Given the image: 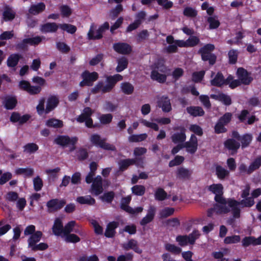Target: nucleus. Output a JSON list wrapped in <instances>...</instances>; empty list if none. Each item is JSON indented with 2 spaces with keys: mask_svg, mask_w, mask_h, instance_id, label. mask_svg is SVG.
I'll return each mask as SVG.
<instances>
[{
  "mask_svg": "<svg viewBox=\"0 0 261 261\" xmlns=\"http://www.w3.org/2000/svg\"><path fill=\"white\" fill-rule=\"evenodd\" d=\"M215 200L216 203L214 205V210L217 214H227L231 211L233 218L238 219L240 217L239 201L231 198L226 199L224 197L219 196L215 197Z\"/></svg>",
  "mask_w": 261,
  "mask_h": 261,
  "instance_id": "obj_1",
  "label": "nucleus"
},
{
  "mask_svg": "<svg viewBox=\"0 0 261 261\" xmlns=\"http://www.w3.org/2000/svg\"><path fill=\"white\" fill-rule=\"evenodd\" d=\"M123 76L119 74L113 76H107L106 77L107 84L105 85L102 82H98L97 84L91 90L94 93H97L99 92L102 93L110 92L114 87L116 83L122 80Z\"/></svg>",
  "mask_w": 261,
  "mask_h": 261,
  "instance_id": "obj_2",
  "label": "nucleus"
},
{
  "mask_svg": "<svg viewBox=\"0 0 261 261\" xmlns=\"http://www.w3.org/2000/svg\"><path fill=\"white\" fill-rule=\"evenodd\" d=\"M237 75L238 79H232L231 83H230V87L231 89L235 88L241 84L248 85L253 81V77L251 76V73L243 68L240 67L238 69Z\"/></svg>",
  "mask_w": 261,
  "mask_h": 261,
  "instance_id": "obj_3",
  "label": "nucleus"
},
{
  "mask_svg": "<svg viewBox=\"0 0 261 261\" xmlns=\"http://www.w3.org/2000/svg\"><path fill=\"white\" fill-rule=\"evenodd\" d=\"M77 140L78 139L76 137L70 138L67 136H59L55 139L54 142L62 147L71 145L70 146L69 151H72L76 148L75 145Z\"/></svg>",
  "mask_w": 261,
  "mask_h": 261,
  "instance_id": "obj_4",
  "label": "nucleus"
},
{
  "mask_svg": "<svg viewBox=\"0 0 261 261\" xmlns=\"http://www.w3.org/2000/svg\"><path fill=\"white\" fill-rule=\"evenodd\" d=\"M106 139H102L100 136L97 134H94L91 136L90 141L95 145L98 146L106 150L115 151L116 148L112 144H110L106 142Z\"/></svg>",
  "mask_w": 261,
  "mask_h": 261,
  "instance_id": "obj_5",
  "label": "nucleus"
},
{
  "mask_svg": "<svg viewBox=\"0 0 261 261\" xmlns=\"http://www.w3.org/2000/svg\"><path fill=\"white\" fill-rule=\"evenodd\" d=\"M94 113L93 111L89 107L85 108L83 112L76 118V121L80 123L85 122L87 127L92 128L95 126L93 125V121L91 118Z\"/></svg>",
  "mask_w": 261,
  "mask_h": 261,
  "instance_id": "obj_6",
  "label": "nucleus"
},
{
  "mask_svg": "<svg viewBox=\"0 0 261 261\" xmlns=\"http://www.w3.org/2000/svg\"><path fill=\"white\" fill-rule=\"evenodd\" d=\"M109 29V24L108 22H105L96 31H94V25L91 26L88 33V38L90 39H100L102 37V33Z\"/></svg>",
  "mask_w": 261,
  "mask_h": 261,
  "instance_id": "obj_7",
  "label": "nucleus"
},
{
  "mask_svg": "<svg viewBox=\"0 0 261 261\" xmlns=\"http://www.w3.org/2000/svg\"><path fill=\"white\" fill-rule=\"evenodd\" d=\"M82 77L83 80L80 83L81 87L91 86L93 83L98 79V74L96 72H90L86 70L82 74Z\"/></svg>",
  "mask_w": 261,
  "mask_h": 261,
  "instance_id": "obj_8",
  "label": "nucleus"
},
{
  "mask_svg": "<svg viewBox=\"0 0 261 261\" xmlns=\"http://www.w3.org/2000/svg\"><path fill=\"white\" fill-rule=\"evenodd\" d=\"M232 79L233 77L230 75L226 79H224L222 73L218 72L215 77L211 81V84L213 86L218 87H220L224 85H229L230 86V83H231Z\"/></svg>",
  "mask_w": 261,
  "mask_h": 261,
  "instance_id": "obj_9",
  "label": "nucleus"
},
{
  "mask_svg": "<svg viewBox=\"0 0 261 261\" xmlns=\"http://www.w3.org/2000/svg\"><path fill=\"white\" fill-rule=\"evenodd\" d=\"M66 203L65 199H53L46 203L48 213H53L62 208Z\"/></svg>",
  "mask_w": 261,
  "mask_h": 261,
  "instance_id": "obj_10",
  "label": "nucleus"
},
{
  "mask_svg": "<svg viewBox=\"0 0 261 261\" xmlns=\"http://www.w3.org/2000/svg\"><path fill=\"white\" fill-rule=\"evenodd\" d=\"M184 148H185L186 151L191 153L194 154L196 152L198 148V140L194 135L191 136L189 141L182 144Z\"/></svg>",
  "mask_w": 261,
  "mask_h": 261,
  "instance_id": "obj_11",
  "label": "nucleus"
},
{
  "mask_svg": "<svg viewBox=\"0 0 261 261\" xmlns=\"http://www.w3.org/2000/svg\"><path fill=\"white\" fill-rule=\"evenodd\" d=\"M93 183L91 187V192L95 195H99L103 192L102 179L100 176L93 177Z\"/></svg>",
  "mask_w": 261,
  "mask_h": 261,
  "instance_id": "obj_12",
  "label": "nucleus"
},
{
  "mask_svg": "<svg viewBox=\"0 0 261 261\" xmlns=\"http://www.w3.org/2000/svg\"><path fill=\"white\" fill-rule=\"evenodd\" d=\"M166 70V68L164 66L161 67L160 68L159 67H157V68H155L153 70L151 73V78L153 80L156 81L157 82L163 83L166 80V75L165 74L161 73L160 72L164 73Z\"/></svg>",
  "mask_w": 261,
  "mask_h": 261,
  "instance_id": "obj_13",
  "label": "nucleus"
},
{
  "mask_svg": "<svg viewBox=\"0 0 261 261\" xmlns=\"http://www.w3.org/2000/svg\"><path fill=\"white\" fill-rule=\"evenodd\" d=\"M158 106L161 108L164 112H169L171 109L170 100L168 96H163L160 98L158 101Z\"/></svg>",
  "mask_w": 261,
  "mask_h": 261,
  "instance_id": "obj_14",
  "label": "nucleus"
},
{
  "mask_svg": "<svg viewBox=\"0 0 261 261\" xmlns=\"http://www.w3.org/2000/svg\"><path fill=\"white\" fill-rule=\"evenodd\" d=\"M114 49L118 53L126 55L132 51L131 46L126 43H117L113 44Z\"/></svg>",
  "mask_w": 261,
  "mask_h": 261,
  "instance_id": "obj_15",
  "label": "nucleus"
},
{
  "mask_svg": "<svg viewBox=\"0 0 261 261\" xmlns=\"http://www.w3.org/2000/svg\"><path fill=\"white\" fill-rule=\"evenodd\" d=\"M60 28V24L55 22H47L40 25V30L43 33H55Z\"/></svg>",
  "mask_w": 261,
  "mask_h": 261,
  "instance_id": "obj_16",
  "label": "nucleus"
},
{
  "mask_svg": "<svg viewBox=\"0 0 261 261\" xmlns=\"http://www.w3.org/2000/svg\"><path fill=\"white\" fill-rule=\"evenodd\" d=\"M123 248L125 250H133L136 252L141 254L142 252L138 245V242L134 239L129 240L127 243L122 244Z\"/></svg>",
  "mask_w": 261,
  "mask_h": 261,
  "instance_id": "obj_17",
  "label": "nucleus"
},
{
  "mask_svg": "<svg viewBox=\"0 0 261 261\" xmlns=\"http://www.w3.org/2000/svg\"><path fill=\"white\" fill-rule=\"evenodd\" d=\"M59 102V100L57 96L53 95L49 97L45 109V113L48 114L53 111L58 106Z\"/></svg>",
  "mask_w": 261,
  "mask_h": 261,
  "instance_id": "obj_18",
  "label": "nucleus"
},
{
  "mask_svg": "<svg viewBox=\"0 0 261 261\" xmlns=\"http://www.w3.org/2000/svg\"><path fill=\"white\" fill-rule=\"evenodd\" d=\"M156 208L153 206H150L148 211L147 215L144 217L140 221V224L145 226L147 224L151 222L154 217Z\"/></svg>",
  "mask_w": 261,
  "mask_h": 261,
  "instance_id": "obj_19",
  "label": "nucleus"
},
{
  "mask_svg": "<svg viewBox=\"0 0 261 261\" xmlns=\"http://www.w3.org/2000/svg\"><path fill=\"white\" fill-rule=\"evenodd\" d=\"M16 13L8 5H5L3 12V18L5 21H12L15 17Z\"/></svg>",
  "mask_w": 261,
  "mask_h": 261,
  "instance_id": "obj_20",
  "label": "nucleus"
},
{
  "mask_svg": "<svg viewBox=\"0 0 261 261\" xmlns=\"http://www.w3.org/2000/svg\"><path fill=\"white\" fill-rule=\"evenodd\" d=\"M186 129L181 128L180 133L174 134L171 137L172 142L174 143H183L186 139Z\"/></svg>",
  "mask_w": 261,
  "mask_h": 261,
  "instance_id": "obj_21",
  "label": "nucleus"
},
{
  "mask_svg": "<svg viewBox=\"0 0 261 261\" xmlns=\"http://www.w3.org/2000/svg\"><path fill=\"white\" fill-rule=\"evenodd\" d=\"M42 235L43 234L40 231H37L32 234L28 240L29 247L32 248L35 246L36 243L40 241Z\"/></svg>",
  "mask_w": 261,
  "mask_h": 261,
  "instance_id": "obj_22",
  "label": "nucleus"
},
{
  "mask_svg": "<svg viewBox=\"0 0 261 261\" xmlns=\"http://www.w3.org/2000/svg\"><path fill=\"white\" fill-rule=\"evenodd\" d=\"M54 234L56 236H60L62 233H64V227L62 221L57 218L55 220L54 224L52 227Z\"/></svg>",
  "mask_w": 261,
  "mask_h": 261,
  "instance_id": "obj_23",
  "label": "nucleus"
},
{
  "mask_svg": "<svg viewBox=\"0 0 261 261\" xmlns=\"http://www.w3.org/2000/svg\"><path fill=\"white\" fill-rule=\"evenodd\" d=\"M225 146L229 150L236 152L240 147V144L233 139H228L224 143Z\"/></svg>",
  "mask_w": 261,
  "mask_h": 261,
  "instance_id": "obj_24",
  "label": "nucleus"
},
{
  "mask_svg": "<svg viewBox=\"0 0 261 261\" xmlns=\"http://www.w3.org/2000/svg\"><path fill=\"white\" fill-rule=\"evenodd\" d=\"M192 171L184 167H180L176 171V176L179 179H187L190 178Z\"/></svg>",
  "mask_w": 261,
  "mask_h": 261,
  "instance_id": "obj_25",
  "label": "nucleus"
},
{
  "mask_svg": "<svg viewBox=\"0 0 261 261\" xmlns=\"http://www.w3.org/2000/svg\"><path fill=\"white\" fill-rule=\"evenodd\" d=\"M97 164L95 162H92L90 164V171L86 176L85 180L87 184H91L93 181V177L95 175V171L97 168Z\"/></svg>",
  "mask_w": 261,
  "mask_h": 261,
  "instance_id": "obj_26",
  "label": "nucleus"
},
{
  "mask_svg": "<svg viewBox=\"0 0 261 261\" xmlns=\"http://www.w3.org/2000/svg\"><path fill=\"white\" fill-rule=\"evenodd\" d=\"M118 222L113 221L109 223L108 224L106 230L105 231V236L108 238L113 237L115 233V229L118 227Z\"/></svg>",
  "mask_w": 261,
  "mask_h": 261,
  "instance_id": "obj_27",
  "label": "nucleus"
},
{
  "mask_svg": "<svg viewBox=\"0 0 261 261\" xmlns=\"http://www.w3.org/2000/svg\"><path fill=\"white\" fill-rule=\"evenodd\" d=\"M45 9V5L43 3H40L36 5H33L29 9V13L33 15H37L43 11Z\"/></svg>",
  "mask_w": 261,
  "mask_h": 261,
  "instance_id": "obj_28",
  "label": "nucleus"
},
{
  "mask_svg": "<svg viewBox=\"0 0 261 261\" xmlns=\"http://www.w3.org/2000/svg\"><path fill=\"white\" fill-rule=\"evenodd\" d=\"M216 172L218 178L221 180L227 178L229 175V171L221 166L216 167Z\"/></svg>",
  "mask_w": 261,
  "mask_h": 261,
  "instance_id": "obj_29",
  "label": "nucleus"
},
{
  "mask_svg": "<svg viewBox=\"0 0 261 261\" xmlns=\"http://www.w3.org/2000/svg\"><path fill=\"white\" fill-rule=\"evenodd\" d=\"M136 160L133 159H127L120 160L119 163V169L123 171L126 170L130 165L135 164Z\"/></svg>",
  "mask_w": 261,
  "mask_h": 261,
  "instance_id": "obj_30",
  "label": "nucleus"
},
{
  "mask_svg": "<svg viewBox=\"0 0 261 261\" xmlns=\"http://www.w3.org/2000/svg\"><path fill=\"white\" fill-rule=\"evenodd\" d=\"M208 189L215 194V197H217V196L223 197L222 196L223 187L221 184H213L209 187Z\"/></svg>",
  "mask_w": 261,
  "mask_h": 261,
  "instance_id": "obj_31",
  "label": "nucleus"
},
{
  "mask_svg": "<svg viewBox=\"0 0 261 261\" xmlns=\"http://www.w3.org/2000/svg\"><path fill=\"white\" fill-rule=\"evenodd\" d=\"M188 113L193 116H201L204 115V112L200 107H190L187 108Z\"/></svg>",
  "mask_w": 261,
  "mask_h": 261,
  "instance_id": "obj_32",
  "label": "nucleus"
},
{
  "mask_svg": "<svg viewBox=\"0 0 261 261\" xmlns=\"http://www.w3.org/2000/svg\"><path fill=\"white\" fill-rule=\"evenodd\" d=\"M170 195H168L167 192L161 188L156 189L154 192V198L156 200L163 201L169 197Z\"/></svg>",
  "mask_w": 261,
  "mask_h": 261,
  "instance_id": "obj_33",
  "label": "nucleus"
},
{
  "mask_svg": "<svg viewBox=\"0 0 261 261\" xmlns=\"http://www.w3.org/2000/svg\"><path fill=\"white\" fill-rule=\"evenodd\" d=\"M76 201L81 204L93 205L95 203V199L90 195L80 196L76 198Z\"/></svg>",
  "mask_w": 261,
  "mask_h": 261,
  "instance_id": "obj_34",
  "label": "nucleus"
},
{
  "mask_svg": "<svg viewBox=\"0 0 261 261\" xmlns=\"http://www.w3.org/2000/svg\"><path fill=\"white\" fill-rule=\"evenodd\" d=\"M120 88L122 92L127 95L132 94L134 91V86L128 82L121 83Z\"/></svg>",
  "mask_w": 261,
  "mask_h": 261,
  "instance_id": "obj_35",
  "label": "nucleus"
},
{
  "mask_svg": "<svg viewBox=\"0 0 261 261\" xmlns=\"http://www.w3.org/2000/svg\"><path fill=\"white\" fill-rule=\"evenodd\" d=\"M46 125L50 127L61 128L63 126V123L60 120L51 118L46 121Z\"/></svg>",
  "mask_w": 261,
  "mask_h": 261,
  "instance_id": "obj_36",
  "label": "nucleus"
},
{
  "mask_svg": "<svg viewBox=\"0 0 261 261\" xmlns=\"http://www.w3.org/2000/svg\"><path fill=\"white\" fill-rule=\"evenodd\" d=\"M21 56L18 54H12L10 55L7 60V65L11 67L16 66Z\"/></svg>",
  "mask_w": 261,
  "mask_h": 261,
  "instance_id": "obj_37",
  "label": "nucleus"
},
{
  "mask_svg": "<svg viewBox=\"0 0 261 261\" xmlns=\"http://www.w3.org/2000/svg\"><path fill=\"white\" fill-rule=\"evenodd\" d=\"M118 65L116 68L117 72H119L127 68L128 60L125 57H122L117 60Z\"/></svg>",
  "mask_w": 261,
  "mask_h": 261,
  "instance_id": "obj_38",
  "label": "nucleus"
},
{
  "mask_svg": "<svg viewBox=\"0 0 261 261\" xmlns=\"http://www.w3.org/2000/svg\"><path fill=\"white\" fill-rule=\"evenodd\" d=\"M34 169L32 168H18L15 170V173L18 175H24L28 177H31L34 174Z\"/></svg>",
  "mask_w": 261,
  "mask_h": 261,
  "instance_id": "obj_39",
  "label": "nucleus"
},
{
  "mask_svg": "<svg viewBox=\"0 0 261 261\" xmlns=\"http://www.w3.org/2000/svg\"><path fill=\"white\" fill-rule=\"evenodd\" d=\"M261 166V156L256 158L254 161L248 167V172L249 173H252L254 171L258 169Z\"/></svg>",
  "mask_w": 261,
  "mask_h": 261,
  "instance_id": "obj_40",
  "label": "nucleus"
},
{
  "mask_svg": "<svg viewBox=\"0 0 261 261\" xmlns=\"http://www.w3.org/2000/svg\"><path fill=\"white\" fill-rule=\"evenodd\" d=\"M215 49V46L212 44H207L203 47L201 48L198 52L201 54V57L202 56H205L212 54V51Z\"/></svg>",
  "mask_w": 261,
  "mask_h": 261,
  "instance_id": "obj_41",
  "label": "nucleus"
},
{
  "mask_svg": "<svg viewBox=\"0 0 261 261\" xmlns=\"http://www.w3.org/2000/svg\"><path fill=\"white\" fill-rule=\"evenodd\" d=\"M130 200L131 197L129 196L123 198L121 201V208L126 212H131V211H132V207L128 205Z\"/></svg>",
  "mask_w": 261,
  "mask_h": 261,
  "instance_id": "obj_42",
  "label": "nucleus"
},
{
  "mask_svg": "<svg viewBox=\"0 0 261 261\" xmlns=\"http://www.w3.org/2000/svg\"><path fill=\"white\" fill-rule=\"evenodd\" d=\"M145 187L143 185H135L132 188V193L137 196H142L145 192Z\"/></svg>",
  "mask_w": 261,
  "mask_h": 261,
  "instance_id": "obj_43",
  "label": "nucleus"
},
{
  "mask_svg": "<svg viewBox=\"0 0 261 261\" xmlns=\"http://www.w3.org/2000/svg\"><path fill=\"white\" fill-rule=\"evenodd\" d=\"M5 106L7 109H13L17 103V100L13 97H7L5 100Z\"/></svg>",
  "mask_w": 261,
  "mask_h": 261,
  "instance_id": "obj_44",
  "label": "nucleus"
},
{
  "mask_svg": "<svg viewBox=\"0 0 261 261\" xmlns=\"http://www.w3.org/2000/svg\"><path fill=\"white\" fill-rule=\"evenodd\" d=\"M252 140V135L246 134L241 137L240 141L241 142L242 147L245 148L249 146Z\"/></svg>",
  "mask_w": 261,
  "mask_h": 261,
  "instance_id": "obj_45",
  "label": "nucleus"
},
{
  "mask_svg": "<svg viewBox=\"0 0 261 261\" xmlns=\"http://www.w3.org/2000/svg\"><path fill=\"white\" fill-rule=\"evenodd\" d=\"M147 137L146 134L133 135L128 137V141L130 142H138L145 140Z\"/></svg>",
  "mask_w": 261,
  "mask_h": 261,
  "instance_id": "obj_46",
  "label": "nucleus"
},
{
  "mask_svg": "<svg viewBox=\"0 0 261 261\" xmlns=\"http://www.w3.org/2000/svg\"><path fill=\"white\" fill-rule=\"evenodd\" d=\"M165 247L166 250L175 254H179L181 251L179 247L169 243L165 244Z\"/></svg>",
  "mask_w": 261,
  "mask_h": 261,
  "instance_id": "obj_47",
  "label": "nucleus"
},
{
  "mask_svg": "<svg viewBox=\"0 0 261 261\" xmlns=\"http://www.w3.org/2000/svg\"><path fill=\"white\" fill-rule=\"evenodd\" d=\"M60 28L70 34H73L76 31V28L75 26L67 23L60 24Z\"/></svg>",
  "mask_w": 261,
  "mask_h": 261,
  "instance_id": "obj_48",
  "label": "nucleus"
},
{
  "mask_svg": "<svg viewBox=\"0 0 261 261\" xmlns=\"http://www.w3.org/2000/svg\"><path fill=\"white\" fill-rule=\"evenodd\" d=\"M229 62L230 64H235L237 61L238 51L237 50L231 49L228 53Z\"/></svg>",
  "mask_w": 261,
  "mask_h": 261,
  "instance_id": "obj_49",
  "label": "nucleus"
},
{
  "mask_svg": "<svg viewBox=\"0 0 261 261\" xmlns=\"http://www.w3.org/2000/svg\"><path fill=\"white\" fill-rule=\"evenodd\" d=\"M76 222L74 221L69 222L64 227V235L66 236L70 234V232L73 231V227L75 226Z\"/></svg>",
  "mask_w": 261,
  "mask_h": 261,
  "instance_id": "obj_50",
  "label": "nucleus"
},
{
  "mask_svg": "<svg viewBox=\"0 0 261 261\" xmlns=\"http://www.w3.org/2000/svg\"><path fill=\"white\" fill-rule=\"evenodd\" d=\"M232 118V114L231 113H226L222 116H221L218 120L220 123H222L225 125L228 124L231 120Z\"/></svg>",
  "mask_w": 261,
  "mask_h": 261,
  "instance_id": "obj_51",
  "label": "nucleus"
},
{
  "mask_svg": "<svg viewBox=\"0 0 261 261\" xmlns=\"http://www.w3.org/2000/svg\"><path fill=\"white\" fill-rule=\"evenodd\" d=\"M33 185L34 190L36 191H39L43 187V181L39 176H37L33 179Z\"/></svg>",
  "mask_w": 261,
  "mask_h": 261,
  "instance_id": "obj_52",
  "label": "nucleus"
},
{
  "mask_svg": "<svg viewBox=\"0 0 261 261\" xmlns=\"http://www.w3.org/2000/svg\"><path fill=\"white\" fill-rule=\"evenodd\" d=\"M114 192L110 191L104 193L103 195L100 197V198L103 201L107 202V203H111L114 199Z\"/></svg>",
  "mask_w": 261,
  "mask_h": 261,
  "instance_id": "obj_53",
  "label": "nucleus"
},
{
  "mask_svg": "<svg viewBox=\"0 0 261 261\" xmlns=\"http://www.w3.org/2000/svg\"><path fill=\"white\" fill-rule=\"evenodd\" d=\"M38 149V146L35 143H28L24 146V151L32 153Z\"/></svg>",
  "mask_w": 261,
  "mask_h": 261,
  "instance_id": "obj_54",
  "label": "nucleus"
},
{
  "mask_svg": "<svg viewBox=\"0 0 261 261\" xmlns=\"http://www.w3.org/2000/svg\"><path fill=\"white\" fill-rule=\"evenodd\" d=\"M241 238L239 236L234 235L226 237L224 240V242L226 244H233L239 242Z\"/></svg>",
  "mask_w": 261,
  "mask_h": 261,
  "instance_id": "obj_55",
  "label": "nucleus"
},
{
  "mask_svg": "<svg viewBox=\"0 0 261 261\" xmlns=\"http://www.w3.org/2000/svg\"><path fill=\"white\" fill-rule=\"evenodd\" d=\"M43 38V37L36 36L25 39V42H28V43L31 45H37L42 41Z\"/></svg>",
  "mask_w": 261,
  "mask_h": 261,
  "instance_id": "obj_56",
  "label": "nucleus"
},
{
  "mask_svg": "<svg viewBox=\"0 0 261 261\" xmlns=\"http://www.w3.org/2000/svg\"><path fill=\"white\" fill-rule=\"evenodd\" d=\"M113 116L111 114H102L99 117L101 123L103 124H109L111 122Z\"/></svg>",
  "mask_w": 261,
  "mask_h": 261,
  "instance_id": "obj_57",
  "label": "nucleus"
},
{
  "mask_svg": "<svg viewBox=\"0 0 261 261\" xmlns=\"http://www.w3.org/2000/svg\"><path fill=\"white\" fill-rule=\"evenodd\" d=\"M174 212V209L171 207H166L160 212V216L162 218H167L171 216Z\"/></svg>",
  "mask_w": 261,
  "mask_h": 261,
  "instance_id": "obj_58",
  "label": "nucleus"
},
{
  "mask_svg": "<svg viewBox=\"0 0 261 261\" xmlns=\"http://www.w3.org/2000/svg\"><path fill=\"white\" fill-rule=\"evenodd\" d=\"M140 122L141 123H142L144 126L151 128L153 129H154L155 131L159 130V127L157 124L153 122H150L148 121H147L145 119H142L140 120Z\"/></svg>",
  "mask_w": 261,
  "mask_h": 261,
  "instance_id": "obj_59",
  "label": "nucleus"
},
{
  "mask_svg": "<svg viewBox=\"0 0 261 261\" xmlns=\"http://www.w3.org/2000/svg\"><path fill=\"white\" fill-rule=\"evenodd\" d=\"M65 236V241L67 243H75L80 241V238L75 234L70 233Z\"/></svg>",
  "mask_w": 261,
  "mask_h": 261,
  "instance_id": "obj_60",
  "label": "nucleus"
},
{
  "mask_svg": "<svg viewBox=\"0 0 261 261\" xmlns=\"http://www.w3.org/2000/svg\"><path fill=\"white\" fill-rule=\"evenodd\" d=\"M183 13L186 16L195 17L197 14V12L195 9L191 7H186L184 9Z\"/></svg>",
  "mask_w": 261,
  "mask_h": 261,
  "instance_id": "obj_61",
  "label": "nucleus"
},
{
  "mask_svg": "<svg viewBox=\"0 0 261 261\" xmlns=\"http://www.w3.org/2000/svg\"><path fill=\"white\" fill-rule=\"evenodd\" d=\"M123 10V8L122 5H118L116 6V7L112 10L110 12V16L112 19H115L116 17L118 16L119 13L122 12Z\"/></svg>",
  "mask_w": 261,
  "mask_h": 261,
  "instance_id": "obj_62",
  "label": "nucleus"
},
{
  "mask_svg": "<svg viewBox=\"0 0 261 261\" xmlns=\"http://www.w3.org/2000/svg\"><path fill=\"white\" fill-rule=\"evenodd\" d=\"M225 124L220 123L219 121H218L214 127L215 132L216 134H221L226 132L227 129L225 127Z\"/></svg>",
  "mask_w": 261,
  "mask_h": 261,
  "instance_id": "obj_63",
  "label": "nucleus"
},
{
  "mask_svg": "<svg viewBox=\"0 0 261 261\" xmlns=\"http://www.w3.org/2000/svg\"><path fill=\"white\" fill-rule=\"evenodd\" d=\"M207 21L210 23V28L211 29H216L220 25L219 21L215 17H209L207 19Z\"/></svg>",
  "mask_w": 261,
  "mask_h": 261,
  "instance_id": "obj_64",
  "label": "nucleus"
}]
</instances>
